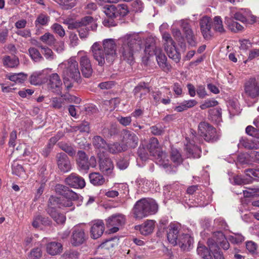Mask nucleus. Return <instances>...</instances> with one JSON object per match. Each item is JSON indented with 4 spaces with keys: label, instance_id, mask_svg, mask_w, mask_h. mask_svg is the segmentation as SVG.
Listing matches in <instances>:
<instances>
[{
    "label": "nucleus",
    "instance_id": "obj_1",
    "mask_svg": "<svg viewBox=\"0 0 259 259\" xmlns=\"http://www.w3.org/2000/svg\"><path fill=\"white\" fill-rule=\"evenodd\" d=\"M56 192L63 196L62 198L51 196L48 201V208L46 210L47 213L58 224H63L65 220V216L59 213L56 207L62 208L63 207H69L73 206V201L79 199V195L70 190L68 187L57 184L55 187Z\"/></svg>",
    "mask_w": 259,
    "mask_h": 259
},
{
    "label": "nucleus",
    "instance_id": "obj_2",
    "mask_svg": "<svg viewBox=\"0 0 259 259\" xmlns=\"http://www.w3.org/2000/svg\"><path fill=\"white\" fill-rule=\"evenodd\" d=\"M102 45L104 51L98 42L94 43L91 47L94 59L101 66H103L105 64L106 61L109 64H112L117 57L116 45L114 39H105L103 40Z\"/></svg>",
    "mask_w": 259,
    "mask_h": 259
},
{
    "label": "nucleus",
    "instance_id": "obj_3",
    "mask_svg": "<svg viewBox=\"0 0 259 259\" xmlns=\"http://www.w3.org/2000/svg\"><path fill=\"white\" fill-rule=\"evenodd\" d=\"M142 38L138 33L127 34L118 40L119 53L122 59L129 64L134 62V51L141 48Z\"/></svg>",
    "mask_w": 259,
    "mask_h": 259
},
{
    "label": "nucleus",
    "instance_id": "obj_4",
    "mask_svg": "<svg viewBox=\"0 0 259 259\" xmlns=\"http://www.w3.org/2000/svg\"><path fill=\"white\" fill-rule=\"evenodd\" d=\"M158 208V205L154 199L143 198L136 203L133 213L135 218L141 220L156 213Z\"/></svg>",
    "mask_w": 259,
    "mask_h": 259
},
{
    "label": "nucleus",
    "instance_id": "obj_5",
    "mask_svg": "<svg viewBox=\"0 0 259 259\" xmlns=\"http://www.w3.org/2000/svg\"><path fill=\"white\" fill-rule=\"evenodd\" d=\"M59 68L62 69L63 77H70L78 82L80 79L78 63L73 58L60 63Z\"/></svg>",
    "mask_w": 259,
    "mask_h": 259
},
{
    "label": "nucleus",
    "instance_id": "obj_6",
    "mask_svg": "<svg viewBox=\"0 0 259 259\" xmlns=\"http://www.w3.org/2000/svg\"><path fill=\"white\" fill-rule=\"evenodd\" d=\"M207 243L211 252L220 248L218 244H220L224 250L228 249L230 247L228 240L221 231L214 232L212 238H209Z\"/></svg>",
    "mask_w": 259,
    "mask_h": 259
},
{
    "label": "nucleus",
    "instance_id": "obj_7",
    "mask_svg": "<svg viewBox=\"0 0 259 259\" xmlns=\"http://www.w3.org/2000/svg\"><path fill=\"white\" fill-rule=\"evenodd\" d=\"M198 132L204 139L209 142L217 141L220 137L219 134L216 129L208 123L201 122L198 125Z\"/></svg>",
    "mask_w": 259,
    "mask_h": 259
},
{
    "label": "nucleus",
    "instance_id": "obj_8",
    "mask_svg": "<svg viewBox=\"0 0 259 259\" xmlns=\"http://www.w3.org/2000/svg\"><path fill=\"white\" fill-rule=\"evenodd\" d=\"M76 161L79 169L82 170L87 171L90 167H94L96 165L95 157L91 156L89 160L86 153L81 150L77 152Z\"/></svg>",
    "mask_w": 259,
    "mask_h": 259
},
{
    "label": "nucleus",
    "instance_id": "obj_9",
    "mask_svg": "<svg viewBox=\"0 0 259 259\" xmlns=\"http://www.w3.org/2000/svg\"><path fill=\"white\" fill-rule=\"evenodd\" d=\"M126 221L125 216L121 213L114 214L106 220V225L110 228V232L112 233L117 232L119 227L124 225Z\"/></svg>",
    "mask_w": 259,
    "mask_h": 259
},
{
    "label": "nucleus",
    "instance_id": "obj_10",
    "mask_svg": "<svg viewBox=\"0 0 259 259\" xmlns=\"http://www.w3.org/2000/svg\"><path fill=\"white\" fill-rule=\"evenodd\" d=\"M121 136L122 144L125 147L126 150L128 148H135L138 146L139 138L134 132L124 130L121 132Z\"/></svg>",
    "mask_w": 259,
    "mask_h": 259
},
{
    "label": "nucleus",
    "instance_id": "obj_11",
    "mask_svg": "<svg viewBox=\"0 0 259 259\" xmlns=\"http://www.w3.org/2000/svg\"><path fill=\"white\" fill-rule=\"evenodd\" d=\"M181 226L179 224L171 223L166 229V236L168 242L174 246L177 245L178 240L182 233L180 232Z\"/></svg>",
    "mask_w": 259,
    "mask_h": 259
},
{
    "label": "nucleus",
    "instance_id": "obj_12",
    "mask_svg": "<svg viewBox=\"0 0 259 259\" xmlns=\"http://www.w3.org/2000/svg\"><path fill=\"white\" fill-rule=\"evenodd\" d=\"M245 94L251 98L259 97V82L255 78H250L247 80L244 85Z\"/></svg>",
    "mask_w": 259,
    "mask_h": 259
},
{
    "label": "nucleus",
    "instance_id": "obj_13",
    "mask_svg": "<svg viewBox=\"0 0 259 259\" xmlns=\"http://www.w3.org/2000/svg\"><path fill=\"white\" fill-rule=\"evenodd\" d=\"M62 85V81L57 73H53L49 76L48 82V88L52 92L63 97L64 96L61 95Z\"/></svg>",
    "mask_w": 259,
    "mask_h": 259
},
{
    "label": "nucleus",
    "instance_id": "obj_14",
    "mask_svg": "<svg viewBox=\"0 0 259 259\" xmlns=\"http://www.w3.org/2000/svg\"><path fill=\"white\" fill-rule=\"evenodd\" d=\"M66 185L74 188L82 189L85 186V182L83 178L75 173H71L65 180Z\"/></svg>",
    "mask_w": 259,
    "mask_h": 259
},
{
    "label": "nucleus",
    "instance_id": "obj_15",
    "mask_svg": "<svg viewBox=\"0 0 259 259\" xmlns=\"http://www.w3.org/2000/svg\"><path fill=\"white\" fill-rule=\"evenodd\" d=\"M85 240L84 229L80 226H76L72 229L71 242L72 245L77 246L82 244Z\"/></svg>",
    "mask_w": 259,
    "mask_h": 259
},
{
    "label": "nucleus",
    "instance_id": "obj_16",
    "mask_svg": "<svg viewBox=\"0 0 259 259\" xmlns=\"http://www.w3.org/2000/svg\"><path fill=\"white\" fill-rule=\"evenodd\" d=\"M179 23L185 35L188 44L192 46H195V37L188 21L183 19L180 20Z\"/></svg>",
    "mask_w": 259,
    "mask_h": 259
},
{
    "label": "nucleus",
    "instance_id": "obj_17",
    "mask_svg": "<svg viewBox=\"0 0 259 259\" xmlns=\"http://www.w3.org/2000/svg\"><path fill=\"white\" fill-rule=\"evenodd\" d=\"M212 25L211 19L208 16L203 17L200 21V26L201 33L205 39H210L212 33L211 30Z\"/></svg>",
    "mask_w": 259,
    "mask_h": 259
},
{
    "label": "nucleus",
    "instance_id": "obj_18",
    "mask_svg": "<svg viewBox=\"0 0 259 259\" xmlns=\"http://www.w3.org/2000/svg\"><path fill=\"white\" fill-rule=\"evenodd\" d=\"M92 143L98 152L99 158H101L102 156H104L105 154L107 153L108 143L102 137L100 136H94L92 139Z\"/></svg>",
    "mask_w": 259,
    "mask_h": 259
},
{
    "label": "nucleus",
    "instance_id": "obj_19",
    "mask_svg": "<svg viewBox=\"0 0 259 259\" xmlns=\"http://www.w3.org/2000/svg\"><path fill=\"white\" fill-rule=\"evenodd\" d=\"M105 230L104 224L102 220H96L91 224L90 234L91 237L94 239L100 238L103 234Z\"/></svg>",
    "mask_w": 259,
    "mask_h": 259
},
{
    "label": "nucleus",
    "instance_id": "obj_20",
    "mask_svg": "<svg viewBox=\"0 0 259 259\" xmlns=\"http://www.w3.org/2000/svg\"><path fill=\"white\" fill-rule=\"evenodd\" d=\"M59 169L63 172L70 171L71 169L70 161L67 155L64 153H59L56 156Z\"/></svg>",
    "mask_w": 259,
    "mask_h": 259
},
{
    "label": "nucleus",
    "instance_id": "obj_21",
    "mask_svg": "<svg viewBox=\"0 0 259 259\" xmlns=\"http://www.w3.org/2000/svg\"><path fill=\"white\" fill-rule=\"evenodd\" d=\"M193 239L188 234L182 233L178 240L177 245L183 251H189L193 243Z\"/></svg>",
    "mask_w": 259,
    "mask_h": 259
},
{
    "label": "nucleus",
    "instance_id": "obj_22",
    "mask_svg": "<svg viewBox=\"0 0 259 259\" xmlns=\"http://www.w3.org/2000/svg\"><path fill=\"white\" fill-rule=\"evenodd\" d=\"M161 49L157 47L153 38H149L146 42L144 52L148 59L150 56L155 55L157 52Z\"/></svg>",
    "mask_w": 259,
    "mask_h": 259
},
{
    "label": "nucleus",
    "instance_id": "obj_23",
    "mask_svg": "<svg viewBox=\"0 0 259 259\" xmlns=\"http://www.w3.org/2000/svg\"><path fill=\"white\" fill-rule=\"evenodd\" d=\"M104 157V156H102L101 158H100V169L104 175H109L112 172L114 165L110 159H103Z\"/></svg>",
    "mask_w": 259,
    "mask_h": 259
},
{
    "label": "nucleus",
    "instance_id": "obj_24",
    "mask_svg": "<svg viewBox=\"0 0 259 259\" xmlns=\"http://www.w3.org/2000/svg\"><path fill=\"white\" fill-rule=\"evenodd\" d=\"M155 222L153 220H147L145 223L140 226L135 227L136 230H139L143 235H148L151 234L154 228Z\"/></svg>",
    "mask_w": 259,
    "mask_h": 259
},
{
    "label": "nucleus",
    "instance_id": "obj_25",
    "mask_svg": "<svg viewBox=\"0 0 259 259\" xmlns=\"http://www.w3.org/2000/svg\"><path fill=\"white\" fill-rule=\"evenodd\" d=\"M155 56L159 67L164 71H169L171 69V66L167 63L166 57L162 53V50H159Z\"/></svg>",
    "mask_w": 259,
    "mask_h": 259
},
{
    "label": "nucleus",
    "instance_id": "obj_26",
    "mask_svg": "<svg viewBox=\"0 0 259 259\" xmlns=\"http://www.w3.org/2000/svg\"><path fill=\"white\" fill-rule=\"evenodd\" d=\"M151 95L156 104L162 103L164 105H167L170 103V97L165 96L160 91H153L151 92Z\"/></svg>",
    "mask_w": 259,
    "mask_h": 259
},
{
    "label": "nucleus",
    "instance_id": "obj_27",
    "mask_svg": "<svg viewBox=\"0 0 259 259\" xmlns=\"http://www.w3.org/2000/svg\"><path fill=\"white\" fill-rule=\"evenodd\" d=\"M150 91V87L147 83L141 82L135 87L133 90V93L135 96L140 93V100H142L145 96L149 93Z\"/></svg>",
    "mask_w": 259,
    "mask_h": 259
},
{
    "label": "nucleus",
    "instance_id": "obj_28",
    "mask_svg": "<svg viewBox=\"0 0 259 259\" xmlns=\"http://www.w3.org/2000/svg\"><path fill=\"white\" fill-rule=\"evenodd\" d=\"M186 151L188 157L199 158L201 155V150L197 145L188 144L186 146Z\"/></svg>",
    "mask_w": 259,
    "mask_h": 259
},
{
    "label": "nucleus",
    "instance_id": "obj_29",
    "mask_svg": "<svg viewBox=\"0 0 259 259\" xmlns=\"http://www.w3.org/2000/svg\"><path fill=\"white\" fill-rule=\"evenodd\" d=\"M46 249L49 254L55 255L60 254L62 252V245L59 242H52L47 244Z\"/></svg>",
    "mask_w": 259,
    "mask_h": 259
},
{
    "label": "nucleus",
    "instance_id": "obj_30",
    "mask_svg": "<svg viewBox=\"0 0 259 259\" xmlns=\"http://www.w3.org/2000/svg\"><path fill=\"white\" fill-rule=\"evenodd\" d=\"M125 151V147L123 145L122 143L116 142L108 144L107 152H108L112 154H117Z\"/></svg>",
    "mask_w": 259,
    "mask_h": 259
},
{
    "label": "nucleus",
    "instance_id": "obj_31",
    "mask_svg": "<svg viewBox=\"0 0 259 259\" xmlns=\"http://www.w3.org/2000/svg\"><path fill=\"white\" fill-rule=\"evenodd\" d=\"M164 50L170 59L177 63L180 62L181 58V54L177 51L175 45L168 48L167 47Z\"/></svg>",
    "mask_w": 259,
    "mask_h": 259
},
{
    "label": "nucleus",
    "instance_id": "obj_32",
    "mask_svg": "<svg viewBox=\"0 0 259 259\" xmlns=\"http://www.w3.org/2000/svg\"><path fill=\"white\" fill-rule=\"evenodd\" d=\"M90 182L94 186H99L103 185L105 179L103 176L99 172H92L89 175Z\"/></svg>",
    "mask_w": 259,
    "mask_h": 259
},
{
    "label": "nucleus",
    "instance_id": "obj_33",
    "mask_svg": "<svg viewBox=\"0 0 259 259\" xmlns=\"http://www.w3.org/2000/svg\"><path fill=\"white\" fill-rule=\"evenodd\" d=\"M3 61L4 65L7 67L14 68L17 67L19 64V59L16 56H5L3 59Z\"/></svg>",
    "mask_w": 259,
    "mask_h": 259
},
{
    "label": "nucleus",
    "instance_id": "obj_34",
    "mask_svg": "<svg viewBox=\"0 0 259 259\" xmlns=\"http://www.w3.org/2000/svg\"><path fill=\"white\" fill-rule=\"evenodd\" d=\"M147 149L151 155H155L159 149V143L158 139L156 138L150 139L147 145Z\"/></svg>",
    "mask_w": 259,
    "mask_h": 259
},
{
    "label": "nucleus",
    "instance_id": "obj_35",
    "mask_svg": "<svg viewBox=\"0 0 259 259\" xmlns=\"http://www.w3.org/2000/svg\"><path fill=\"white\" fill-rule=\"evenodd\" d=\"M198 254L201 256L203 259H212L211 255V251L208 249L204 245L198 244L197 249Z\"/></svg>",
    "mask_w": 259,
    "mask_h": 259
},
{
    "label": "nucleus",
    "instance_id": "obj_36",
    "mask_svg": "<svg viewBox=\"0 0 259 259\" xmlns=\"http://www.w3.org/2000/svg\"><path fill=\"white\" fill-rule=\"evenodd\" d=\"M225 20L226 23L231 31L237 32L243 30V27L239 23L234 21L232 18H226Z\"/></svg>",
    "mask_w": 259,
    "mask_h": 259
},
{
    "label": "nucleus",
    "instance_id": "obj_37",
    "mask_svg": "<svg viewBox=\"0 0 259 259\" xmlns=\"http://www.w3.org/2000/svg\"><path fill=\"white\" fill-rule=\"evenodd\" d=\"M13 174L21 178H25L26 174L23 166L18 162L14 161L12 165Z\"/></svg>",
    "mask_w": 259,
    "mask_h": 259
},
{
    "label": "nucleus",
    "instance_id": "obj_38",
    "mask_svg": "<svg viewBox=\"0 0 259 259\" xmlns=\"http://www.w3.org/2000/svg\"><path fill=\"white\" fill-rule=\"evenodd\" d=\"M171 160L175 163V165H178L181 164L183 162V158L180 152L175 148H172L170 153Z\"/></svg>",
    "mask_w": 259,
    "mask_h": 259
},
{
    "label": "nucleus",
    "instance_id": "obj_39",
    "mask_svg": "<svg viewBox=\"0 0 259 259\" xmlns=\"http://www.w3.org/2000/svg\"><path fill=\"white\" fill-rule=\"evenodd\" d=\"M115 11L116 17H124L129 12L127 5L123 4L115 6Z\"/></svg>",
    "mask_w": 259,
    "mask_h": 259
},
{
    "label": "nucleus",
    "instance_id": "obj_40",
    "mask_svg": "<svg viewBox=\"0 0 259 259\" xmlns=\"http://www.w3.org/2000/svg\"><path fill=\"white\" fill-rule=\"evenodd\" d=\"M213 27V29L215 32H219L221 34L225 32L222 19L220 16H215L214 17Z\"/></svg>",
    "mask_w": 259,
    "mask_h": 259
},
{
    "label": "nucleus",
    "instance_id": "obj_41",
    "mask_svg": "<svg viewBox=\"0 0 259 259\" xmlns=\"http://www.w3.org/2000/svg\"><path fill=\"white\" fill-rule=\"evenodd\" d=\"M50 17L44 13H41L38 15L35 21V25L37 26H45L47 25L50 21Z\"/></svg>",
    "mask_w": 259,
    "mask_h": 259
},
{
    "label": "nucleus",
    "instance_id": "obj_42",
    "mask_svg": "<svg viewBox=\"0 0 259 259\" xmlns=\"http://www.w3.org/2000/svg\"><path fill=\"white\" fill-rule=\"evenodd\" d=\"M58 146L60 149L65 151L70 156H74L75 155L76 151L71 144L60 142L58 143Z\"/></svg>",
    "mask_w": 259,
    "mask_h": 259
},
{
    "label": "nucleus",
    "instance_id": "obj_43",
    "mask_svg": "<svg viewBox=\"0 0 259 259\" xmlns=\"http://www.w3.org/2000/svg\"><path fill=\"white\" fill-rule=\"evenodd\" d=\"M40 40L44 43L52 46L55 44L56 39L52 34L47 32L40 37Z\"/></svg>",
    "mask_w": 259,
    "mask_h": 259
},
{
    "label": "nucleus",
    "instance_id": "obj_44",
    "mask_svg": "<svg viewBox=\"0 0 259 259\" xmlns=\"http://www.w3.org/2000/svg\"><path fill=\"white\" fill-rule=\"evenodd\" d=\"M162 37L164 49L167 48V47L168 48L175 45V41L168 33L163 32L162 33Z\"/></svg>",
    "mask_w": 259,
    "mask_h": 259
},
{
    "label": "nucleus",
    "instance_id": "obj_45",
    "mask_svg": "<svg viewBox=\"0 0 259 259\" xmlns=\"http://www.w3.org/2000/svg\"><path fill=\"white\" fill-rule=\"evenodd\" d=\"M9 79L16 83H22L26 80L27 75L23 73H15L10 75Z\"/></svg>",
    "mask_w": 259,
    "mask_h": 259
},
{
    "label": "nucleus",
    "instance_id": "obj_46",
    "mask_svg": "<svg viewBox=\"0 0 259 259\" xmlns=\"http://www.w3.org/2000/svg\"><path fill=\"white\" fill-rule=\"evenodd\" d=\"M97 25L96 24H94V25H92L90 27H79L80 29L78 30L79 36L80 38H85L88 37L89 35V31L90 30H95L96 29Z\"/></svg>",
    "mask_w": 259,
    "mask_h": 259
},
{
    "label": "nucleus",
    "instance_id": "obj_47",
    "mask_svg": "<svg viewBox=\"0 0 259 259\" xmlns=\"http://www.w3.org/2000/svg\"><path fill=\"white\" fill-rule=\"evenodd\" d=\"M28 51L31 58L34 61L39 62L44 60V58L36 48H30Z\"/></svg>",
    "mask_w": 259,
    "mask_h": 259
},
{
    "label": "nucleus",
    "instance_id": "obj_48",
    "mask_svg": "<svg viewBox=\"0 0 259 259\" xmlns=\"http://www.w3.org/2000/svg\"><path fill=\"white\" fill-rule=\"evenodd\" d=\"M103 11L105 15L110 18H116L115 6L113 5H107L103 8Z\"/></svg>",
    "mask_w": 259,
    "mask_h": 259
},
{
    "label": "nucleus",
    "instance_id": "obj_49",
    "mask_svg": "<svg viewBox=\"0 0 259 259\" xmlns=\"http://www.w3.org/2000/svg\"><path fill=\"white\" fill-rule=\"evenodd\" d=\"M228 240L232 243L238 244L244 241V237L240 233H234L228 237Z\"/></svg>",
    "mask_w": 259,
    "mask_h": 259
},
{
    "label": "nucleus",
    "instance_id": "obj_50",
    "mask_svg": "<svg viewBox=\"0 0 259 259\" xmlns=\"http://www.w3.org/2000/svg\"><path fill=\"white\" fill-rule=\"evenodd\" d=\"M38 47L41 48L42 54L47 60H52L54 59V55L51 49L42 45L38 46Z\"/></svg>",
    "mask_w": 259,
    "mask_h": 259
},
{
    "label": "nucleus",
    "instance_id": "obj_51",
    "mask_svg": "<svg viewBox=\"0 0 259 259\" xmlns=\"http://www.w3.org/2000/svg\"><path fill=\"white\" fill-rule=\"evenodd\" d=\"M218 104V102L213 99H208L205 100L200 106V108L202 110H204L206 108L212 107L217 106Z\"/></svg>",
    "mask_w": 259,
    "mask_h": 259
},
{
    "label": "nucleus",
    "instance_id": "obj_52",
    "mask_svg": "<svg viewBox=\"0 0 259 259\" xmlns=\"http://www.w3.org/2000/svg\"><path fill=\"white\" fill-rule=\"evenodd\" d=\"M80 23V27H90L92 25L95 24L94 22V19L93 17L91 16H85L82 18L80 21H78Z\"/></svg>",
    "mask_w": 259,
    "mask_h": 259
},
{
    "label": "nucleus",
    "instance_id": "obj_53",
    "mask_svg": "<svg viewBox=\"0 0 259 259\" xmlns=\"http://www.w3.org/2000/svg\"><path fill=\"white\" fill-rule=\"evenodd\" d=\"M42 75V72H35L32 74L30 77V82L33 85H37L41 83L40 76Z\"/></svg>",
    "mask_w": 259,
    "mask_h": 259
},
{
    "label": "nucleus",
    "instance_id": "obj_54",
    "mask_svg": "<svg viewBox=\"0 0 259 259\" xmlns=\"http://www.w3.org/2000/svg\"><path fill=\"white\" fill-rule=\"evenodd\" d=\"M42 255V251L40 248L36 247L31 250L28 254V259H39Z\"/></svg>",
    "mask_w": 259,
    "mask_h": 259
},
{
    "label": "nucleus",
    "instance_id": "obj_55",
    "mask_svg": "<svg viewBox=\"0 0 259 259\" xmlns=\"http://www.w3.org/2000/svg\"><path fill=\"white\" fill-rule=\"evenodd\" d=\"M52 28L60 36L63 37L65 35V30L61 25L55 23L53 25Z\"/></svg>",
    "mask_w": 259,
    "mask_h": 259
},
{
    "label": "nucleus",
    "instance_id": "obj_56",
    "mask_svg": "<svg viewBox=\"0 0 259 259\" xmlns=\"http://www.w3.org/2000/svg\"><path fill=\"white\" fill-rule=\"evenodd\" d=\"M151 133L155 136H160L164 133V130L161 126L153 125L150 128Z\"/></svg>",
    "mask_w": 259,
    "mask_h": 259
},
{
    "label": "nucleus",
    "instance_id": "obj_57",
    "mask_svg": "<svg viewBox=\"0 0 259 259\" xmlns=\"http://www.w3.org/2000/svg\"><path fill=\"white\" fill-rule=\"evenodd\" d=\"M81 71L83 76L87 78L90 77L93 73L92 65L81 67Z\"/></svg>",
    "mask_w": 259,
    "mask_h": 259
},
{
    "label": "nucleus",
    "instance_id": "obj_58",
    "mask_svg": "<svg viewBox=\"0 0 259 259\" xmlns=\"http://www.w3.org/2000/svg\"><path fill=\"white\" fill-rule=\"evenodd\" d=\"M214 224L215 227L220 229H226L228 225L226 222L222 218H218L214 220Z\"/></svg>",
    "mask_w": 259,
    "mask_h": 259
},
{
    "label": "nucleus",
    "instance_id": "obj_59",
    "mask_svg": "<svg viewBox=\"0 0 259 259\" xmlns=\"http://www.w3.org/2000/svg\"><path fill=\"white\" fill-rule=\"evenodd\" d=\"M79 63L80 67L86 66L91 65V61L89 57L88 56L87 54H83L82 56H80L79 59Z\"/></svg>",
    "mask_w": 259,
    "mask_h": 259
},
{
    "label": "nucleus",
    "instance_id": "obj_60",
    "mask_svg": "<svg viewBox=\"0 0 259 259\" xmlns=\"http://www.w3.org/2000/svg\"><path fill=\"white\" fill-rule=\"evenodd\" d=\"M76 128L80 132L89 133L90 131L89 123L87 121H83L81 124L77 126Z\"/></svg>",
    "mask_w": 259,
    "mask_h": 259
},
{
    "label": "nucleus",
    "instance_id": "obj_61",
    "mask_svg": "<svg viewBox=\"0 0 259 259\" xmlns=\"http://www.w3.org/2000/svg\"><path fill=\"white\" fill-rule=\"evenodd\" d=\"M114 85V82L112 81L103 82L98 84V87L102 90H108L111 89Z\"/></svg>",
    "mask_w": 259,
    "mask_h": 259
},
{
    "label": "nucleus",
    "instance_id": "obj_62",
    "mask_svg": "<svg viewBox=\"0 0 259 259\" xmlns=\"http://www.w3.org/2000/svg\"><path fill=\"white\" fill-rule=\"evenodd\" d=\"M197 95L200 98L203 99L207 95L205 88L203 85H199L197 86L196 89Z\"/></svg>",
    "mask_w": 259,
    "mask_h": 259
},
{
    "label": "nucleus",
    "instance_id": "obj_63",
    "mask_svg": "<svg viewBox=\"0 0 259 259\" xmlns=\"http://www.w3.org/2000/svg\"><path fill=\"white\" fill-rule=\"evenodd\" d=\"M17 139V132L15 130L13 131L10 135V139L9 141V145L10 147H14L16 145V140Z\"/></svg>",
    "mask_w": 259,
    "mask_h": 259
},
{
    "label": "nucleus",
    "instance_id": "obj_64",
    "mask_svg": "<svg viewBox=\"0 0 259 259\" xmlns=\"http://www.w3.org/2000/svg\"><path fill=\"white\" fill-rule=\"evenodd\" d=\"M246 175L250 177L253 176L259 179V169H247L245 170Z\"/></svg>",
    "mask_w": 259,
    "mask_h": 259
}]
</instances>
